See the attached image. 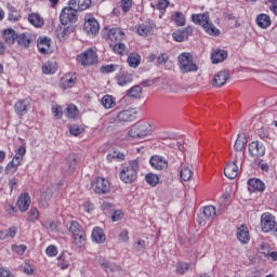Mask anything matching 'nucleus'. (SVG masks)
Listing matches in <instances>:
<instances>
[{"mask_svg":"<svg viewBox=\"0 0 277 277\" xmlns=\"http://www.w3.org/2000/svg\"><path fill=\"white\" fill-rule=\"evenodd\" d=\"M192 21L196 25H201V27H203L205 31L209 34V36H220V29H217L215 25L209 22L208 13L193 14Z\"/></svg>","mask_w":277,"mask_h":277,"instance_id":"1","label":"nucleus"},{"mask_svg":"<svg viewBox=\"0 0 277 277\" xmlns=\"http://www.w3.org/2000/svg\"><path fill=\"white\" fill-rule=\"evenodd\" d=\"M180 70L183 75L187 72H198V65L194 62V55L189 52H184L179 55Z\"/></svg>","mask_w":277,"mask_h":277,"instance_id":"2","label":"nucleus"},{"mask_svg":"<svg viewBox=\"0 0 277 277\" xmlns=\"http://www.w3.org/2000/svg\"><path fill=\"white\" fill-rule=\"evenodd\" d=\"M149 133L150 124L148 122H137L131 127L128 135L134 140H141V137H146Z\"/></svg>","mask_w":277,"mask_h":277,"instance_id":"3","label":"nucleus"},{"mask_svg":"<svg viewBox=\"0 0 277 277\" xmlns=\"http://www.w3.org/2000/svg\"><path fill=\"white\" fill-rule=\"evenodd\" d=\"M77 12H79V11L69 4H68V6L63 8V10L61 11V14H60L61 24L64 25V27H66V25H68V23H77V21L79 18L77 15Z\"/></svg>","mask_w":277,"mask_h":277,"instance_id":"4","label":"nucleus"},{"mask_svg":"<svg viewBox=\"0 0 277 277\" xmlns=\"http://www.w3.org/2000/svg\"><path fill=\"white\" fill-rule=\"evenodd\" d=\"M77 61L81 63V66H94L98 62V55L93 49H88L78 55Z\"/></svg>","mask_w":277,"mask_h":277,"instance_id":"5","label":"nucleus"},{"mask_svg":"<svg viewBox=\"0 0 277 277\" xmlns=\"http://www.w3.org/2000/svg\"><path fill=\"white\" fill-rule=\"evenodd\" d=\"M261 228L263 233H272L276 228V216L269 212L263 213L261 216Z\"/></svg>","mask_w":277,"mask_h":277,"instance_id":"6","label":"nucleus"},{"mask_svg":"<svg viewBox=\"0 0 277 277\" xmlns=\"http://www.w3.org/2000/svg\"><path fill=\"white\" fill-rule=\"evenodd\" d=\"M93 189L95 194H109V189H111V185L109 184V181H107L104 177L97 176L93 181Z\"/></svg>","mask_w":277,"mask_h":277,"instance_id":"7","label":"nucleus"},{"mask_svg":"<svg viewBox=\"0 0 277 277\" xmlns=\"http://www.w3.org/2000/svg\"><path fill=\"white\" fill-rule=\"evenodd\" d=\"M243 158H235L234 161L226 164L224 168V174H241L243 172Z\"/></svg>","mask_w":277,"mask_h":277,"instance_id":"8","label":"nucleus"},{"mask_svg":"<svg viewBox=\"0 0 277 277\" xmlns=\"http://www.w3.org/2000/svg\"><path fill=\"white\" fill-rule=\"evenodd\" d=\"M30 108L31 100L29 98L19 100L14 105V110L17 116H25V114H27Z\"/></svg>","mask_w":277,"mask_h":277,"instance_id":"9","label":"nucleus"},{"mask_svg":"<svg viewBox=\"0 0 277 277\" xmlns=\"http://www.w3.org/2000/svg\"><path fill=\"white\" fill-rule=\"evenodd\" d=\"M249 154L252 157H264L265 156V145L259 141H253L249 144Z\"/></svg>","mask_w":277,"mask_h":277,"instance_id":"10","label":"nucleus"},{"mask_svg":"<svg viewBox=\"0 0 277 277\" xmlns=\"http://www.w3.org/2000/svg\"><path fill=\"white\" fill-rule=\"evenodd\" d=\"M135 110L133 108L124 109L118 113L115 118L116 122H133L135 120Z\"/></svg>","mask_w":277,"mask_h":277,"instance_id":"11","label":"nucleus"},{"mask_svg":"<svg viewBox=\"0 0 277 277\" xmlns=\"http://www.w3.org/2000/svg\"><path fill=\"white\" fill-rule=\"evenodd\" d=\"M155 23L153 21H147L137 26L138 36H153L155 34Z\"/></svg>","mask_w":277,"mask_h":277,"instance_id":"12","label":"nucleus"},{"mask_svg":"<svg viewBox=\"0 0 277 277\" xmlns=\"http://www.w3.org/2000/svg\"><path fill=\"white\" fill-rule=\"evenodd\" d=\"M149 163L154 170H168V159L163 158L162 156H151Z\"/></svg>","mask_w":277,"mask_h":277,"instance_id":"13","label":"nucleus"},{"mask_svg":"<svg viewBox=\"0 0 277 277\" xmlns=\"http://www.w3.org/2000/svg\"><path fill=\"white\" fill-rule=\"evenodd\" d=\"M192 34H194V29L192 28V26L185 27L184 29H179L175 30L172 36H173V40H175V42H185V40H187V38H189V36H192Z\"/></svg>","mask_w":277,"mask_h":277,"instance_id":"14","label":"nucleus"},{"mask_svg":"<svg viewBox=\"0 0 277 277\" xmlns=\"http://www.w3.org/2000/svg\"><path fill=\"white\" fill-rule=\"evenodd\" d=\"M227 79H230L229 70H221L213 77V85L214 88H222V85L226 84Z\"/></svg>","mask_w":277,"mask_h":277,"instance_id":"15","label":"nucleus"},{"mask_svg":"<svg viewBox=\"0 0 277 277\" xmlns=\"http://www.w3.org/2000/svg\"><path fill=\"white\" fill-rule=\"evenodd\" d=\"M17 37L18 34L12 28H6L2 31V39L9 47H14V44H16Z\"/></svg>","mask_w":277,"mask_h":277,"instance_id":"16","label":"nucleus"},{"mask_svg":"<svg viewBox=\"0 0 277 277\" xmlns=\"http://www.w3.org/2000/svg\"><path fill=\"white\" fill-rule=\"evenodd\" d=\"M98 29H101V26L96 18L92 17L84 22V31L89 35L96 36V34H98Z\"/></svg>","mask_w":277,"mask_h":277,"instance_id":"17","label":"nucleus"},{"mask_svg":"<svg viewBox=\"0 0 277 277\" xmlns=\"http://www.w3.org/2000/svg\"><path fill=\"white\" fill-rule=\"evenodd\" d=\"M126 159H127V154L118 149H114L113 151H109L106 155V161L108 163H114V161L121 162V161H124Z\"/></svg>","mask_w":277,"mask_h":277,"instance_id":"18","label":"nucleus"},{"mask_svg":"<svg viewBox=\"0 0 277 277\" xmlns=\"http://www.w3.org/2000/svg\"><path fill=\"white\" fill-rule=\"evenodd\" d=\"M68 5H71L78 12H83V10H88L92 5V0H69Z\"/></svg>","mask_w":277,"mask_h":277,"instance_id":"19","label":"nucleus"},{"mask_svg":"<svg viewBox=\"0 0 277 277\" xmlns=\"http://www.w3.org/2000/svg\"><path fill=\"white\" fill-rule=\"evenodd\" d=\"M248 185V189L251 194L254 192H265V184L259 179H250Z\"/></svg>","mask_w":277,"mask_h":277,"instance_id":"20","label":"nucleus"},{"mask_svg":"<svg viewBox=\"0 0 277 277\" xmlns=\"http://www.w3.org/2000/svg\"><path fill=\"white\" fill-rule=\"evenodd\" d=\"M255 21L260 29H267L272 27V17L265 13L259 14Z\"/></svg>","mask_w":277,"mask_h":277,"instance_id":"21","label":"nucleus"},{"mask_svg":"<svg viewBox=\"0 0 277 277\" xmlns=\"http://www.w3.org/2000/svg\"><path fill=\"white\" fill-rule=\"evenodd\" d=\"M108 40L110 42L116 43L120 42L121 40H124V31L120 28H111L108 31Z\"/></svg>","mask_w":277,"mask_h":277,"instance_id":"22","label":"nucleus"},{"mask_svg":"<svg viewBox=\"0 0 277 277\" xmlns=\"http://www.w3.org/2000/svg\"><path fill=\"white\" fill-rule=\"evenodd\" d=\"M16 42L22 49H29L31 44V35L29 32H23L17 35Z\"/></svg>","mask_w":277,"mask_h":277,"instance_id":"23","label":"nucleus"},{"mask_svg":"<svg viewBox=\"0 0 277 277\" xmlns=\"http://www.w3.org/2000/svg\"><path fill=\"white\" fill-rule=\"evenodd\" d=\"M116 81L118 85L124 87L133 81V74L121 71L116 76Z\"/></svg>","mask_w":277,"mask_h":277,"instance_id":"24","label":"nucleus"},{"mask_svg":"<svg viewBox=\"0 0 277 277\" xmlns=\"http://www.w3.org/2000/svg\"><path fill=\"white\" fill-rule=\"evenodd\" d=\"M58 263L57 265L62 268V269H68V267H70V263H72V255H70V253L68 252H63L60 256H58Z\"/></svg>","mask_w":277,"mask_h":277,"instance_id":"25","label":"nucleus"},{"mask_svg":"<svg viewBox=\"0 0 277 277\" xmlns=\"http://www.w3.org/2000/svg\"><path fill=\"white\" fill-rule=\"evenodd\" d=\"M75 83H77V76H75V74H66L61 79V85L62 88H64V90L68 88H74Z\"/></svg>","mask_w":277,"mask_h":277,"instance_id":"26","label":"nucleus"},{"mask_svg":"<svg viewBox=\"0 0 277 277\" xmlns=\"http://www.w3.org/2000/svg\"><path fill=\"white\" fill-rule=\"evenodd\" d=\"M29 205H31V197H29V194L22 195L17 200V207L23 213L29 209Z\"/></svg>","mask_w":277,"mask_h":277,"instance_id":"27","label":"nucleus"},{"mask_svg":"<svg viewBox=\"0 0 277 277\" xmlns=\"http://www.w3.org/2000/svg\"><path fill=\"white\" fill-rule=\"evenodd\" d=\"M127 172H132L133 174H137L140 172V160L134 159L129 161V167H123L120 171V174H127Z\"/></svg>","mask_w":277,"mask_h":277,"instance_id":"28","label":"nucleus"},{"mask_svg":"<svg viewBox=\"0 0 277 277\" xmlns=\"http://www.w3.org/2000/svg\"><path fill=\"white\" fill-rule=\"evenodd\" d=\"M37 47L39 49V53L45 54L51 51V39L44 37V38H39Z\"/></svg>","mask_w":277,"mask_h":277,"instance_id":"29","label":"nucleus"},{"mask_svg":"<svg viewBox=\"0 0 277 277\" xmlns=\"http://www.w3.org/2000/svg\"><path fill=\"white\" fill-rule=\"evenodd\" d=\"M72 31V27L70 26H58L55 30V35L58 38V40L62 42L64 40H66V38H68L70 36V32Z\"/></svg>","mask_w":277,"mask_h":277,"instance_id":"30","label":"nucleus"},{"mask_svg":"<svg viewBox=\"0 0 277 277\" xmlns=\"http://www.w3.org/2000/svg\"><path fill=\"white\" fill-rule=\"evenodd\" d=\"M248 144V138L245 133L238 134V137L234 144L235 150L241 153V150H246V146Z\"/></svg>","mask_w":277,"mask_h":277,"instance_id":"31","label":"nucleus"},{"mask_svg":"<svg viewBox=\"0 0 277 277\" xmlns=\"http://www.w3.org/2000/svg\"><path fill=\"white\" fill-rule=\"evenodd\" d=\"M92 240L95 241V243H105V233L103 232V228L95 227L92 232Z\"/></svg>","mask_w":277,"mask_h":277,"instance_id":"32","label":"nucleus"},{"mask_svg":"<svg viewBox=\"0 0 277 277\" xmlns=\"http://www.w3.org/2000/svg\"><path fill=\"white\" fill-rule=\"evenodd\" d=\"M237 239L240 243H248L250 241V232H248V227H239L237 229Z\"/></svg>","mask_w":277,"mask_h":277,"instance_id":"33","label":"nucleus"},{"mask_svg":"<svg viewBox=\"0 0 277 277\" xmlns=\"http://www.w3.org/2000/svg\"><path fill=\"white\" fill-rule=\"evenodd\" d=\"M228 57V53L224 50H217L212 53L211 60L212 64H220V62H224Z\"/></svg>","mask_w":277,"mask_h":277,"instance_id":"34","label":"nucleus"},{"mask_svg":"<svg viewBox=\"0 0 277 277\" xmlns=\"http://www.w3.org/2000/svg\"><path fill=\"white\" fill-rule=\"evenodd\" d=\"M28 21L30 25H34V27H42V25H44V19L38 13L29 14Z\"/></svg>","mask_w":277,"mask_h":277,"instance_id":"35","label":"nucleus"},{"mask_svg":"<svg viewBox=\"0 0 277 277\" xmlns=\"http://www.w3.org/2000/svg\"><path fill=\"white\" fill-rule=\"evenodd\" d=\"M254 170H261V172H269V163L265 162L263 159H255L251 164Z\"/></svg>","mask_w":277,"mask_h":277,"instance_id":"36","label":"nucleus"},{"mask_svg":"<svg viewBox=\"0 0 277 277\" xmlns=\"http://www.w3.org/2000/svg\"><path fill=\"white\" fill-rule=\"evenodd\" d=\"M202 169H197L195 166L186 163L182 167L180 174H200Z\"/></svg>","mask_w":277,"mask_h":277,"instance_id":"37","label":"nucleus"},{"mask_svg":"<svg viewBox=\"0 0 277 277\" xmlns=\"http://www.w3.org/2000/svg\"><path fill=\"white\" fill-rule=\"evenodd\" d=\"M111 51H114L117 55H124L127 53V45L122 42L109 43Z\"/></svg>","mask_w":277,"mask_h":277,"instance_id":"38","label":"nucleus"},{"mask_svg":"<svg viewBox=\"0 0 277 277\" xmlns=\"http://www.w3.org/2000/svg\"><path fill=\"white\" fill-rule=\"evenodd\" d=\"M6 8L9 10V19L11 21H21V12L18 10H16V8H14V5H12V3H8Z\"/></svg>","mask_w":277,"mask_h":277,"instance_id":"39","label":"nucleus"},{"mask_svg":"<svg viewBox=\"0 0 277 277\" xmlns=\"http://www.w3.org/2000/svg\"><path fill=\"white\" fill-rule=\"evenodd\" d=\"M142 62V56L137 53H131L128 57V64L131 68H137Z\"/></svg>","mask_w":277,"mask_h":277,"instance_id":"40","label":"nucleus"},{"mask_svg":"<svg viewBox=\"0 0 277 277\" xmlns=\"http://www.w3.org/2000/svg\"><path fill=\"white\" fill-rule=\"evenodd\" d=\"M83 232H85V229H83V226H81L79 222L72 221L70 223L69 233H71L72 237H76L77 235H80Z\"/></svg>","mask_w":277,"mask_h":277,"instance_id":"41","label":"nucleus"},{"mask_svg":"<svg viewBox=\"0 0 277 277\" xmlns=\"http://www.w3.org/2000/svg\"><path fill=\"white\" fill-rule=\"evenodd\" d=\"M102 105L105 107V109H111L116 107V98L111 95H104L102 97Z\"/></svg>","mask_w":277,"mask_h":277,"instance_id":"42","label":"nucleus"},{"mask_svg":"<svg viewBox=\"0 0 277 277\" xmlns=\"http://www.w3.org/2000/svg\"><path fill=\"white\" fill-rule=\"evenodd\" d=\"M74 243L77 248H83L85 246V232H82L80 234H77L76 236L72 237Z\"/></svg>","mask_w":277,"mask_h":277,"instance_id":"43","label":"nucleus"},{"mask_svg":"<svg viewBox=\"0 0 277 277\" xmlns=\"http://www.w3.org/2000/svg\"><path fill=\"white\" fill-rule=\"evenodd\" d=\"M203 215L206 220H214L217 215V211L215 210V207L213 206H206L203 208Z\"/></svg>","mask_w":277,"mask_h":277,"instance_id":"44","label":"nucleus"},{"mask_svg":"<svg viewBox=\"0 0 277 277\" xmlns=\"http://www.w3.org/2000/svg\"><path fill=\"white\" fill-rule=\"evenodd\" d=\"M55 70H57V67L53 62L48 61L42 66V71L44 75H53L55 74Z\"/></svg>","mask_w":277,"mask_h":277,"instance_id":"45","label":"nucleus"},{"mask_svg":"<svg viewBox=\"0 0 277 277\" xmlns=\"http://www.w3.org/2000/svg\"><path fill=\"white\" fill-rule=\"evenodd\" d=\"M21 160H17V158L12 159L11 162L8 163L6 166V172L9 174H14V172H16V170H18V166H21Z\"/></svg>","mask_w":277,"mask_h":277,"instance_id":"46","label":"nucleus"},{"mask_svg":"<svg viewBox=\"0 0 277 277\" xmlns=\"http://www.w3.org/2000/svg\"><path fill=\"white\" fill-rule=\"evenodd\" d=\"M145 181L150 185V187H157V185L161 183L159 175L157 174H146Z\"/></svg>","mask_w":277,"mask_h":277,"instance_id":"47","label":"nucleus"},{"mask_svg":"<svg viewBox=\"0 0 277 277\" xmlns=\"http://www.w3.org/2000/svg\"><path fill=\"white\" fill-rule=\"evenodd\" d=\"M128 96L131 98H141L142 96V87L141 85H134L128 91Z\"/></svg>","mask_w":277,"mask_h":277,"instance_id":"48","label":"nucleus"},{"mask_svg":"<svg viewBox=\"0 0 277 277\" xmlns=\"http://www.w3.org/2000/svg\"><path fill=\"white\" fill-rule=\"evenodd\" d=\"M101 267H104L105 272H120V269H122V267L114 265L109 262H102Z\"/></svg>","mask_w":277,"mask_h":277,"instance_id":"49","label":"nucleus"},{"mask_svg":"<svg viewBox=\"0 0 277 277\" xmlns=\"http://www.w3.org/2000/svg\"><path fill=\"white\" fill-rule=\"evenodd\" d=\"M173 21L177 27H183V25H185V15H183L181 12H175L173 15Z\"/></svg>","mask_w":277,"mask_h":277,"instance_id":"50","label":"nucleus"},{"mask_svg":"<svg viewBox=\"0 0 277 277\" xmlns=\"http://www.w3.org/2000/svg\"><path fill=\"white\" fill-rule=\"evenodd\" d=\"M40 217V212L38 211V208H31L28 212V222H36Z\"/></svg>","mask_w":277,"mask_h":277,"instance_id":"51","label":"nucleus"},{"mask_svg":"<svg viewBox=\"0 0 277 277\" xmlns=\"http://www.w3.org/2000/svg\"><path fill=\"white\" fill-rule=\"evenodd\" d=\"M188 269H189L188 263L180 262L176 265V274H180V276H183V274H185V272H187Z\"/></svg>","mask_w":277,"mask_h":277,"instance_id":"52","label":"nucleus"},{"mask_svg":"<svg viewBox=\"0 0 277 277\" xmlns=\"http://www.w3.org/2000/svg\"><path fill=\"white\" fill-rule=\"evenodd\" d=\"M124 219V212L122 210H114L111 214V222H120Z\"/></svg>","mask_w":277,"mask_h":277,"instance_id":"53","label":"nucleus"},{"mask_svg":"<svg viewBox=\"0 0 277 277\" xmlns=\"http://www.w3.org/2000/svg\"><path fill=\"white\" fill-rule=\"evenodd\" d=\"M67 116L68 118H75L76 116H79V110H77V106H75L74 104L68 105Z\"/></svg>","mask_w":277,"mask_h":277,"instance_id":"54","label":"nucleus"},{"mask_svg":"<svg viewBox=\"0 0 277 277\" xmlns=\"http://www.w3.org/2000/svg\"><path fill=\"white\" fill-rule=\"evenodd\" d=\"M121 1V10L127 14L131 8H133V0H120Z\"/></svg>","mask_w":277,"mask_h":277,"instance_id":"55","label":"nucleus"},{"mask_svg":"<svg viewBox=\"0 0 277 277\" xmlns=\"http://www.w3.org/2000/svg\"><path fill=\"white\" fill-rule=\"evenodd\" d=\"M26 153H27V148H25V146H19L15 153L14 158H17V160L23 162V157H25Z\"/></svg>","mask_w":277,"mask_h":277,"instance_id":"56","label":"nucleus"},{"mask_svg":"<svg viewBox=\"0 0 277 277\" xmlns=\"http://www.w3.org/2000/svg\"><path fill=\"white\" fill-rule=\"evenodd\" d=\"M12 250L16 254H19V256H23V254H25V251L27 250V246H25V245H19V246L14 245V246H12Z\"/></svg>","mask_w":277,"mask_h":277,"instance_id":"57","label":"nucleus"},{"mask_svg":"<svg viewBox=\"0 0 277 277\" xmlns=\"http://www.w3.org/2000/svg\"><path fill=\"white\" fill-rule=\"evenodd\" d=\"M120 179L123 183H133L135 179H137V175L135 174H120Z\"/></svg>","mask_w":277,"mask_h":277,"instance_id":"58","label":"nucleus"},{"mask_svg":"<svg viewBox=\"0 0 277 277\" xmlns=\"http://www.w3.org/2000/svg\"><path fill=\"white\" fill-rule=\"evenodd\" d=\"M83 132V128L79 127V126H69V133L71 135H75L77 137V135H81V133Z\"/></svg>","mask_w":277,"mask_h":277,"instance_id":"59","label":"nucleus"},{"mask_svg":"<svg viewBox=\"0 0 277 277\" xmlns=\"http://www.w3.org/2000/svg\"><path fill=\"white\" fill-rule=\"evenodd\" d=\"M101 209L104 213H111L114 212V203L103 202Z\"/></svg>","mask_w":277,"mask_h":277,"instance_id":"60","label":"nucleus"},{"mask_svg":"<svg viewBox=\"0 0 277 277\" xmlns=\"http://www.w3.org/2000/svg\"><path fill=\"white\" fill-rule=\"evenodd\" d=\"M52 114L54 116V118H57V120H60V118H62V106L60 105H55L52 107Z\"/></svg>","mask_w":277,"mask_h":277,"instance_id":"61","label":"nucleus"},{"mask_svg":"<svg viewBox=\"0 0 277 277\" xmlns=\"http://www.w3.org/2000/svg\"><path fill=\"white\" fill-rule=\"evenodd\" d=\"M48 256H57V248L55 246H49L45 250Z\"/></svg>","mask_w":277,"mask_h":277,"instance_id":"62","label":"nucleus"},{"mask_svg":"<svg viewBox=\"0 0 277 277\" xmlns=\"http://www.w3.org/2000/svg\"><path fill=\"white\" fill-rule=\"evenodd\" d=\"M169 60V56L167 53H161L158 57H157V62L158 64H166Z\"/></svg>","mask_w":277,"mask_h":277,"instance_id":"63","label":"nucleus"},{"mask_svg":"<svg viewBox=\"0 0 277 277\" xmlns=\"http://www.w3.org/2000/svg\"><path fill=\"white\" fill-rule=\"evenodd\" d=\"M0 277H14V275L12 272H10V269L0 268Z\"/></svg>","mask_w":277,"mask_h":277,"instance_id":"64","label":"nucleus"}]
</instances>
